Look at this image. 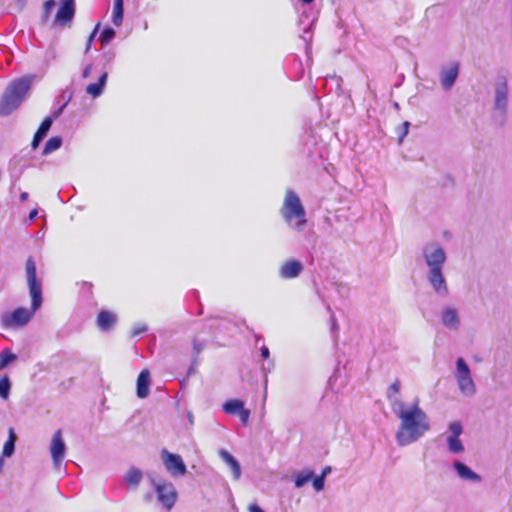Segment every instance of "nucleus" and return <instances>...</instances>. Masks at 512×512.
<instances>
[{
    "label": "nucleus",
    "mask_w": 512,
    "mask_h": 512,
    "mask_svg": "<svg viewBox=\"0 0 512 512\" xmlns=\"http://www.w3.org/2000/svg\"><path fill=\"white\" fill-rule=\"evenodd\" d=\"M392 412L400 422L395 436L399 446L417 442L431 428L429 417L420 407L418 399L411 404L395 400Z\"/></svg>",
    "instance_id": "1"
},
{
    "label": "nucleus",
    "mask_w": 512,
    "mask_h": 512,
    "mask_svg": "<svg viewBox=\"0 0 512 512\" xmlns=\"http://www.w3.org/2000/svg\"><path fill=\"white\" fill-rule=\"evenodd\" d=\"M25 272L29 294L31 297V308H16L11 313H5L1 317L2 325L6 328H17L27 325L32 319L34 313L42 305V285L36 276V264L32 257L26 260Z\"/></svg>",
    "instance_id": "2"
},
{
    "label": "nucleus",
    "mask_w": 512,
    "mask_h": 512,
    "mask_svg": "<svg viewBox=\"0 0 512 512\" xmlns=\"http://www.w3.org/2000/svg\"><path fill=\"white\" fill-rule=\"evenodd\" d=\"M421 255L427 266L426 279L429 285L439 297H447L449 288L443 273L447 260L445 249L440 243L431 241L422 247Z\"/></svg>",
    "instance_id": "3"
},
{
    "label": "nucleus",
    "mask_w": 512,
    "mask_h": 512,
    "mask_svg": "<svg viewBox=\"0 0 512 512\" xmlns=\"http://www.w3.org/2000/svg\"><path fill=\"white\" fill-rule=\"evenodd\" d=\"M280 214L291 229L297 232H302L305 229L307 225L306 210L294 190L286 191Z\"/></svg>",
    "instance_id": "4"
},
{
    "label": "nucleus",
    "mask_w": 512,
    "mask_h": 512,
    "mask_svg": "<svg viewBox=\"0 0 512 512\" xmlns=\"http://www.w3.org/2000/svg\"><path fill=\"white\" fill-rule=\"evenodd\" d=\"M492 111L493 115L501 119L504 124L509 110L510 93L509 80L505 71H499L492 82Z\"/></svg>",
    "instance_id": "5"
},
{
    "label": "nucleus",
    "mask_w": 512,
    "mask_h": 512,
    "mask_svg": "<svg viewBox=\"0 0 512 512\" xmlns=\"http://www.w3.org/2000/svg\"><path fill=\"white\" fill-rule=\"evenodd\" d=\"M30 86L31 81L28 78H20L10 83L0 101V115L7 116L16 110L24 100Z\"/></svg>",
    "instance_id": "6"
},
{
    "label": "nucleus",
    "mask_w": 512,
    "mask_h": 512,
    "mask_svg": "<svg viewBox=\"0 0 512 512\" xmlns=\"http://www.w3.org/2000/svg\"><path fill=\"white\" fill-rule=\"evenodd\" d=\"M455 366L454 378L460 393L468 398L473 397L477 389L470 367L462 357L456 360Z\"/></svg>",
    "instance_id": "7"
},
{
    "label": "nucleus",
    "mask_w": 512,
    "mask_h": 512,
    "mask_svg": "<svg viewBox=\"0 0 512 512\" xmlns=\"http://www.w3.org/2000/svg\"><path fill=\"white\" fill-rule=\"evenodd\" d=\"M152 484L158 501L167 511H170L177 500V491L174 485L171 482L156 481L155 479H152Z\"/></svg>",
    "instance_id": "8"
},
{
    "label": "nucleus",
    "mask_w": 512,
    "mask_h": 512,
    "mask_svg": "<svg viewBox=\"0 0 512 512\" xmlns=\"http://www.w3.org/2000/svg\"><path fill=\"white\" fill-rule=\"evenodd\" d=\"M463 433V426L460 421H453L448 424L445 440L448 452L454 455L464 453L465 447L460 439Z\"/></svg>",
    "instance_id": "9"
},
{
    "label": "nucleus",
    "mask_w": 512,
    "mask_h": 512,
    "mask_svg": "<svg viewBox=\"0 0 512 512\" xmlns=\"http://www.w3.org/2000/svg\"><path fill=\"white\" fill-rule=\"evenodd\" d=\"M161 459L164 463V466L167 472L172 476H183L186 474L187 469L186 465L183 462V459L178 454H173L163 449L161 451Z\"/></svg>",
    "instance_id": "10"
},
{
    "label": "nucleus",
    "mask_w": 512,
    "mask_h": 512,
    "mask_svg": "<svg viewBox=\"0 0 512 512\" xmlns=\"http://www.w3.org/2000/svg\"><path fill=\"white\" fill-rule=\"evenodd\" d=\"M50 454L54 468L58 469L62 464L66 454V445L63 440L61 430H57L53 434L50 444Z\"/></svg>",
    "instance_id": "11"
},
{
    "label": "nucleus",
    "mask_w": 512,
    "mask_h": 512,
    "mask_svg": "<svg viewBox=\"0 0 512 512\" xmlns=\"http://www.w3.org/2000/svg\"><path fill=\"white\" fill-rule=\"evenodd\" d=\"M459 74V63L450 62L440 68V82L444 90H450L455 84Z\"/></svg>",
    "instance_id": "12"
},
{
    "label": "nucleus",
    "mask_w": 512,
    "mask_h": 512,
    "mask_svg": "<svg viewBox=\"0 0 512 512\" xmlns=\"http://www.w3.org/2000/svg\"><path fill=\"white\" fill-rule=\"evenodd\" d=\"M304 270V266L301 261L296 259H288L282 263L278 270L280 278L288 280L297 278Z\"/></svg>",
    "instance_id": "13"
},
{
    "label": "nucleus",
    "mask_w": 512,
    "mask_h": 512,
    "mask_svg": "<svg viewBox=\"0 0 512 512\" xmlns=\"http://www.w3.org/2000/svg\"><path fill=\"white\" fill-rule=\"evenodd\" d=\"M442 325L449 330H457L460 326V316L457 308L445 306L440 312Z\"/></svg>",
    "instance_id": "14"
},
{
    "label": "nucleus",
    "mask_w": 512,
    "mask_h": 512,
    "mask_svg": "<svg viewBox=\"0 0 512 512\" xmlns=\"http://www.w3.org/2000/svg\"><path fill=\"white\" fill-rule=\"evenodd\" d=\"M75 14L74 0H61V5L57 11L55 22L61 25L70 23Z\"/></svg>",
    "instance_id": "15"
},
{
    "label": "nucleus",
    "mask_w": 512,
    "mask_h": 512,
    "mask_svg": "<svg viewBox=\"0 0 512 512\" xmlns=\"http://www.w3.org/2000/svg\"><path fill=\"white\" fill-rule=\"evenodd\" d=\"M452 466L461 480L472 483H480L482 481V477L463 462L454 461Z\"/></svg>",
    "instance_id": "16"
},
{
    "label": "nucleus",
    "mask_w": 512,
    "mask_h": 512,
    "mask_svg": "<svg viewBox=\"0 0 512 512\" xmlns=\"http://www.w3.org/2000/svg\"><path fill=\"white\" fill-rule=\"evenodd\" d=\"M52 123H53L52 117H46L42 121L41 125L39 126L38 130L36 131V133L33 137L32 143H31L33 150H35L40 145V143L43 141V139L46 137L47 133L49 132V130L52 126Z\"/></svg>",
    "instance_id": "17"
},
{
    "label": "nucleus",
    "mask_w": 512,
    "mask_h": 512,
    "mask_svg": "<svg viewBox=\"0 0 512 512\" xmlns=\"http://www.w3.org/2000/svg\"><path fill=\"white\" fill-rule=\"evenodd\" d=\"M150 386V372L144 369L140 372L137 378V396L141 399L146 398L149 395Z\"/></svg>",
    "instance_id": "18"
},
{
    "label": "nucleus",
    "mask_w": 512,
    "mask_h": 512,
    "mask_svg": "<svg viewBox=\"0 0 512 512\" xmlns=\"http://www.w3.org/2000/svg\"><path fill=\"white\" fill-rule=\"evenodd\" d=\"M219 456L230 467L233 478L238 480L241 476V467L239 462L227 450L224 449L219 451Z\"/></svg>",
    "instance_id": "19"
},
{
    "label": "nucleus",
    "mask_w": 512,
    "mask_h": 512,
    "mask_svg": "<svg viewBox=\"0 0 512 512\" xmlns=\"http://www.w3.org/2000/svg\"><path fill=\"white\" fill-rule=\"evenodd\" d=\"M116 322V315L110 311L103 310L98 314L97 325L103 331L110 330Z\"/></svg>",
    "instance_id": "20"
},
{
    "label": "nucleus",
    "mask_w": 512,
    "mask_h": 512,
    "mask_svg": "<svg viewBox=\"0 0 512 512\" xmlns=\"http://www.w3.org/2000/svg\"><path fill=\"white\" fill-rule=\"evenodd\" d=\"M107 78H108L107 72H103L100 75L97 83H91L86 87L87 94H89L93 98L99 97L104 90V87L107 82Z\"/></svg>",
    "instance_id": "21"
},
{
    "label": "nucleus",
    "mask_w": 512,
    "mask_h": 512,
    "mask_svg": "<svg viewBox=\"0 0 512 512\" xmlns=\"http://www.w3.org/2000/svg\"><path fill=\"white\" fill-rule=\"evenodd\" d=\"M223 411L229 415H238L245 407L244 402L239 399H231L226 401L223 406Z\"/></svg>",
    "instance_id": "22"
},
{
    "label": "nucleus",
    "mask_w": 512,
    "mask_h": 512,
    "mask_svg": "<svg viewBox=\"0 0 512 512\" xmlns=\"http://www.w3.org/2000/svg\"><path fill=\"white\" fill-rule=\"evenodd\" d=\"M142 480V472L136 467H131L126 475L125 482L128 486L136 488Z\"/></svg>",
    "instance_id": "23"
},
{
    "label": "nucleus",
    "mask_w": 512,
    "mask_h": 512,
    "mask_svg": "<svg viewBox=\"0 0 512 512\" xmlns=\"http://www.w3.org/2000/svg\"><path fill=\"white\" fill-rule=\"evenodd\" d=\"M124 15V1L114 0L112 22L115 26L119 27L123 22Z\"/></svg>",
    "instance_id": "24"
},
{
    "label": "nucleus",
    "mask_w": 512,
    "mask_h": 512,
    "mask_svg": "<svg viewBox=\"0 0 512 512\" xmlns=\"http://www.w3.org/2000/svg\"><path fill=\"white\" fill-rule=\"evenodd\" d=\"M16 434L13 428L8 430V439L3 446V457H11L15 450Z\"/></svg>",
    "instance_id": "25"
},
{
    "label": "nucleus",
    "mask_w": 512,
    "mask_h": 512,
    "mask_svg": "<svg viewBox=\"0 0 512 512\" xmlns=\"http://www.w3.org/2000/svg\"><path fill=\"white\" fill-rule=\"evenodd\" d=\"M401 388V382L399 379H396L387 390V398L390 402L391 410L393 411V403L395 400L402 401L397 394L399 393Z\"/></svg>",
    "instance_id": "26"
},
{
    "label": "nucleus",
    "mask_w": 512,
    "mask_h": 512,
    "mask_svg": "<svg viewBox=\"0 0 512 512\" xmlns=\"http://www.w3.org/2000/svg\"><path fill=\"white\" fill-rule=\"evenodd\" d=\"M314 477V472L312 470H303L295 474L294 483L295 487L301 488L308 481H310Z\"/></svg>",
    "instance_id": "27"
},
{
    "label": "nucleus",
    "mask_w": 512,
    "mask_h": 512,
    "mask_svg": "<svg viewBox=\"0 0 512 512\" xmlns=\"http://www.w3.org/2000/svg\"><path fill=\"white\" fill-rule=\"evenodd\" d=\"M62 145V138L60 136H54L50 138L43 149V155H48L56 150H58Z\"/></svg>",
    "instance_id": "28"
},
{
    "label": "nucleus",
    "mask_w": 512,
    "mask_h": 512,
    "mask_svg": "<svg viewBox=\"0 0 512 512\" xmlns=\"http://www.w3.org/2000/svg\"><path fill=\"white\" fill-rule=\"evenodd\" d=\"M10 389V379L7 375H5L0 379V397L6 400L9 397Z\"/></svg>",
    "instance_id": "29"
},
{
    "label": "nucleus",
    "mask_w": 512,
    "mask_h": 512,
    "mask_svg": "<svg viewBox=\"0 0 512 512\" xmlns=\"http://www.w3.org/2000/svg\"><path fill=\"white\" fill-rule=\"evenodd\" d=\"M16 359V355L10 350L5 349L0 353V369L5 368L8 364Z\"/></svg>",
    "instance_id": "30"
},
{
    "label": "nucleus",
    "mask_w": 512,
    "mask_h": 512,
    "mask_svg": "<svg viewBox=\"0 0 512 512\" xmlns=\"http://www.w3.org/2000/svg\"><path fill=\"white\" fill-rule=\"evenodd\" d=\"M115 36L114 29L106 27L100 34L99 40L102 45L108 44Z\"/></svg>",
    "instance_id": "31"
},
{
    "label": "nucleus",
    "mask_w": 512,
    "mask_h": 512,
    "mask_svg": "<svg viewBox=\"0 0 512 512\" xmlns=\"http://www.w3.org/2000/svg\"><path fill=\"white\" fill-rule=\"evenodd\" d=\"M147 330H148L147 325L139 323V324H136L133 326L131 335L133 337H136V336H139V335L145 333Z\"/></svg>",
    "instance_id": "32"
},
{
    "label": "nucleus",
    "mask_w": 512,
    "mask_h": 512,
    "mask_svg": "<svg viewBox=\"0 0 512 512\" xmlns=\"http://www.w3.org/2000/svg\"><path fill=\"white\" fill-rule=\"evenodd\" d=\"M313 488L316 490V491H321L323 490L324 488V484H325V479L323 478V476H316V477H313Z\"/></svg>",
    "instance_id": "33"
},
{
    "label": "nucleus",
    "mask_w": 512,
    "mask_h": 512,
    "mask_svg": "<svg viewBox=\"0 0 512 512\" xmlns=\"http://www.w3.org/2000/svg\"><path fill=\"white\" fill-rule=\"evenodd\" d=\"M239 419L243 425H247L250 417V411L248 409H243L239 414Z\"/></svg>",
    "instance_id": "34"
},
{
    "label": "nucleus",
    "mask_w": 512,
    "mask_h": 512,
    "mask_svg": "<svg viewBox=\"0 0 512 512\" xmlns=\"http://www.w3.org/2000/svg\"><path fill=\"white\" fill-rule=\"evenodd\" d=\"M54 6H55V1L54 0H47L44 3L45 15H48Z\"/></svg>",
    "instance_id": "35"
},
{
    "label": "nucleus",
    "mask_w": 512,
    "mask_h": 512,
    "mask_svg": "<svg viewBox=\"0 0 512 512\" xmlns=\"http://www.w3.org/2000/svg\"><path fill=\"white\" fill-rule=\"evenodd\" d=\"M65 107H66V103H64L63 105H61L58 109H56V110L53 112V114H52V116H51V117L53 118V120H54V119H56V118H58V117L62 114V112H63V110L65 109Z\"/></svg>",
    "instance_id": "36"
},
{
    "label": "nucleus",
    "mask_w": 512,
    "mask_h": 512,
    "mask_svg": "<svg viewBox=\"0 0 512 512\" xmlns=\"http://www.w3.org/2000/svg\"><path fill=\"white\" fill-rule=\"evenodd\" d=\"M269 354H270L269 353V349L266 346H262V348H261V357L263 359H267V358H269Z\"/></svg>",
    "instance_id": "37"
},
{
    "label": "nucleus",
    "mask_w": 512,
    "mask_h": 512,
    "mask_svg": "<svg viewBox=\"0 0 512 512\" xmlns=\"http://www.w3.org/2000/svg\"><path fill=\"white\" fill-rule=\"evenodd\" d=\"M249 511L250 512H265L264 510H262L258 505L256 504H252L249 506Z\"/></svg>",
    "instance_id": "38"
},
{
    "label": "nucleus",
    "mask_w": 512,
    "mask_h": 512,
    "mask_svg": "<svg viewBox=\"0 0 512 512\" xmlns=\"http://www.w3.org/2000/svg\"><path fill=\"white\" fill-rule=\"evenodd\" d=\"M331 471H332L331 467L330 466H326V467L323 468L322 473H321L320 476H323V478L325 479L326 476L331 473Z\"/></svg>",
    "instance_id": "39"
},
{
    "label": "nucleus",
    "mask_w": 512,
    "mask_h": 512,
    "mask_svg": "<svg viewBox=\"0 0 512 512\" xmlns=\"http://www.w3.org/2000/svg\"><path fill=\"white\" fill-rule=\"evenodd\" d=\"M37 214H38L37 209L31 210L29 213V216H28L29 221L32 222L36 218Z\"/></svg>",
    "instance_id": "40"
},
{
    "label": "nucleus",
    "mask_w": 512,
    "mask_h": 512,
    "mask_svg": "<svg viewBox=\"0 0 512 512\" xmlns=\"http://www.w3.org/2000/svg\"><path fill=\"white\" fill-rule=\"evenodd\" d=\"M331 321H332V323H331V331L333 333H335L338 330V325H337L336 320H335V318L333 316L331 317Z\"/></svg>",
    "instance_id": "41"
},
{
    "label": "nucleus",
    "mask_w": 512,
    "mask_h": 512,
    "mask_svg": "<svg viewBox=\"0 0 512 512\" xmlns=\"http://www.w3.org/2000/svg\"><path fill=\"white\" fill-rule=\"evenodd\" d=\"M98 27H99V24L96 26V28H95V29L93 30V32L90 34V36H89V38H88L87 42L92 43V41H93V39H94V37H95V35H96V33H97V29H98Z\"/></svg>",
    "instance_id": "42"
},
{
    "label": "nucleus",
    "mask_w": 512,
    "mask_h": 512,
    "mask_svg": "<svg viewBox=\"0 0 512 512\" xmlns=\"http://www.w3.org/2000/svg\"><path fill=\"white\" fill-rule=\"evenodd\" d=\"M98 27H99V24L96 26V28H95V29L93 30V32L90 34V36H89V38H88L87 42L92 43V41H93V39H94V37H95V35H96V33H97V29H98Z\"/></svg>",
    "instance_id": "43"
},
{
    "label": "nucleus",
    "mask_w": 512,
    "mask_h": 512,
    "mask_svg": "<svg viewBox=\"0 0 512 512\" xmlns=\"http://www.w3.org/2000/svg\"><path fill=\"white\" fill-rule=\"evenodd\" d=\"M91 68H92L91 65H88L85 67V69L83 70V78H87L89 76Z\"/></svg>",
    "instance_id": "44"
},
{
    "label": "nucleus",
    "mask_w": 512,
    "mask_h": 512,
    "mask_svg": "<svg viewBox=\"0 0 512 512\" xmlns=\"http://www.w3.org/2000/svg\"><path fill=\"white\" fill-rule=\"evenodd\" d=\"M403 126H404L405 129H404L403 135L400 137V141L408 133L409 122H404Z\"/></svg>",
    "instance_id": "45"
},
{
    "label": "nucleus",
    "mask_w": 512,
    "mask_h": 512,
    "mask_svg": "<svg viewBox=\"0 0 512 512\" xmlns=\"http://www.w3.org/2000/svg\"><path fill=\"white\" fill-rule=\"evenodd\" d=\"M28 197H29V195H28V193H27V192H22V193L20 194V201H21V202H24V201H26V200L28 199Z\"/></svg>",
    "instance_id": "46"
},
{
    "label": "nucleus",
    "mask_w": 512,
    "mask_h": 512,
    "mask_svg": "<svg viewBox=\"0 0 512 512\" xmlns=\"http://www.w3.org/2000/svg\"><path fill=\"white\" fill-rule=\"evenodd\" d=\"M3 467H4V459H3V455H2V456H0V473L3 470Z\"/></svg>",
    "instance_id": "47"
},
{
    "label": "nucleus",
    "mask_w": 512,
    "mask_h": 512,
    "mask_svg": "<svg viewBox=\"0 0 512 512\" xmlns=\"http://www.w3.org/2000/svg\"><path fill=\"white\" fill-rule=\"evenodd\" d=\"M304 4H310L312 3L314 0H301Z\"/></svg>",
    "instance_id": "48"
},
{
    "label": "nucleus",
    "mask_w": 512,
    "mask_h": 512,
    "mask_svg": "<svg viewBox=\"0 0 512 512\" xmlns=\"http://www.w3.org/2000/svg\"><path fill=\"white\" fill-rule=\"evenodd\" d=\"M92 43L87 42L86 44V52L90 49Z\"/></svg>",
    "instance_id": "49"
},
{
    "label": "nucleus",
    "mask_w": 512,
    "mask_h": 512,
    "mask_svg": "<svg viewBox=\"0 0 512 512\" xmlns=\"http://www.w3.org/2000/svg\"><path fill=\"white\" fill-rule=\"evenodd\" d=\"M188 420L190 421V423H192V422H193V416H192V414H189V415H188Z\"/></svg>",
    "instance_id": "50"
},
{
    "label": "nucleus",
    "mask_w": 512,
    "mask_h": 512,
    "mask_svg": "<svg viewBox=\"0 0 512 512\" xmlns=\"http://www.w3.org/2000/svg\"><path fill=\"white\" fill-rule=\"evenodd\" d=\"M150 497H151V495H150V494H147V495L145 496V498H146V499H149Z\"/></svg>",
    "instance_id": "51"
},
{
    "label": "nucleus",
    "mask_w": 512,
    "mask_h": 512,
    "mask_svg": "<svg viewBox=\"0 0 512 512\" xmlns=\"http://www.w3.org/2000/svg\"><path fill=\"white\" fill-rule=\"evenodd\" d=\"M196 349H197V351L199 352V351H200V349H201V348H200V345H197V348H196Z\"/></svg>",
    "instance_id": "52"
},
{
    "label": "nucleus",
    "mask_w": 512,
    "mask_h": 512,
    "mask_svg": "<svg viewBox=\"0 0 512 512\" xmlns=\"http://www.w3.org/2000/svg\"><path fill=\"white\" fill-rule=\"evenodd\" d=\"M196 349H197V351L199 352V351H200V349H201V348H200V345H197V348H196Z\"/></svg>",
    "instance_id": "53"
}]
</instances>
